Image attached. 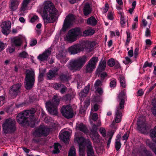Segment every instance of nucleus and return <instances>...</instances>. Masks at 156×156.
<instances>
[{"mask_svg":"<svg viewBox=\"0 0 156 156\" xmlns=\"http://www.w3.org/2000/svg\"><path fill=\"white\" fill-rule=\"evenodd\" d=\"M146 144L147 145L156 155V145L151 142L149 140H147L146 141Z\"/></svg>","mask_w":156,"mask_h":156,"instance_id":"30","label":"nucleus"},{"mask_svg":"<svg viewBox=\"0 0 156 156\" xmlns=\"http://www.w3.org/2000/svg\"><path fill=\"white\" fill-rule=\"evenodd\" d=\"M150 135L153 140L156 143V126L151 130Z\"/></svg>","mask_w":156,"mask_h":156,"instance_id":"34","label":"nucleus"},{"mask_svg":"<svg viewBox=\"0 0 156 156\" xmlns=\"http://www.w3.org/2000/svg\"><path fill=\"white\" fill-rule=\"evenodd\" d=\"M95 32L94 30L93 29H88L85 30L83 32V35L84 36H87L93 35Z\"/></svg>","mask_w":156,"mask_h":156,"instance_id":"33","label":"nucleus"},{"mask_svg":"<svg viewBox=\"0 0 156 156\" xmlns=\"http://www.w3.org/2000/svg\"><path fill=\"white\" fill-rule=\"evenodd\" d=\"M3 130L5 133L14 131L16 129V122L14 119H6L2 124Z\"/></svg>","mask_w":156,"mask_h":156,"instance_id":"7","label":"nucleus"},{"mask_svg":"<svg viewBox=\"0 0 156 156\" xmlns=\"http://www.w3.org/2000/svg\"><path fill=\"white\" fill-rule=\"evenodd\" d=\"M82 35V31L80 28H75L69 30L65 38V40L68 42H72L77 39V37Z\"/></svg>","mask_w":156,"mask_h":156,"instance_id":"6","label":"nucleus"},{"mask_svg":"<svg viewBox=\"0 0 156 156\" xmlns=\"http://www.w3.org/2000/svg\"><path fill=\"white\" fill-rule=\"evenodd\" d=\"M122 109H120V107H118L116 108L114 118L116 123H119L121 121L122 116Z\"/></svg>","mask_w":156,"mask_h":156,"instance_id":"22","label":"nucleus"},{"mask_svg":"<svg viewBox=\"0 0 156 156\" xmlns=\"http://www.w3.org/2000/svg\"><path fill=\"white\" fill-rule=\"evenodd\" d=\"M11 23L9 21H6L3 22L2 25V32L5 35H7L10 31Z\"/></svg>","mask_w":156,"mask_h":156,"instance_id":"16","label":"nucleus"},{"mask_svg":"<svg viewBox=\"0 0 156 156\" xmlns=\"http://www.w3.org/2000/svg\"><path fill=\"white\" fill-rule=\"evenodd\" d=\"M93 127L94 129V132L91 134V137L94 143H98L100 142L101 137L98 132L96 131L97 128L95 124L93 125Z\"/></svg>","mask_w":156,"mask_h":156,"instance_id":"21","label":"nucleus"},{"mask_svg":"<svg viewBox=\"0 0 156 156\" xmlns=\"http://www.w3.org/2000/svg\"><path fill=\"white\" fill-rule=\"evenodd\" d=\"M18 56L21 58H25L28 57V54L26 51H23L19 54Z\"/></svg>","mask_w":156,"mask_h":156,"instance_id":"43","label":"nucleus"},{"mask_svg":"<svg viewBox=\"0 0 156 156\" xmlns=\"http://www.w3.org/2000/svg\"><path fill=\"white\" fill-rule=\"evenodd\" d=\"M97 23V20L94 17L91 16L88 18L87 21V23L89 25L94 26Z\"/></svg>","mask_w":156,"mask_h":156,"instance_id":"31","label":"nucleus"},{"mask_svg":"<svg viewBox=\"0 0 156 156\" xmlns=\"http://www.w3.org/2000/svg\"><path fill=\"white\" fill-rule=\"evenodd\" d=\"M149 154V151L144 148L141 152V155L142 156H147Z\"/></svg>","mask_w":156,"mask_h":156,"instance_id":"49","label":"nucleus"},{"mask_svg":"<svg viewBox=\"0 0 156 156\" xmlns=\"http://www.w3.org/2000/svg\"><path fill=\"white\" fill-rule=\"evenodd\" d=\"M100 131L102 136L105 137L106 136V132L105 129L104 128H101L100 129Z\"/></svg>","mask_w":156,"mask_h":156,"instance_id":"52","label":"nucleus"},{"mask_svg":"<svg viewBox=\"0 0 156 156\" xmlns=\"http://www.w3.org/2000/svg\"><path fill=\"white\" fill-rule=\"evenodd\" d=\"M20 3V1L18 0H12L10 8L12 11L16 10Z\"/></svg>","mask_w":156,"mask_h":156,"instance_id":"28","label":"nucleus"},{"mask_svg":"<svg viewBox=\"0 0 156 156\" xmlns=\"http://www.w3.org/2000/svg\"><path fill=\"white\" fill-rule=\"evenodd\" d=\"M75 20L74 15L72 14L68 15L66 17L64 21L62 30L63 31H65L70 27L73 24Z\"/></svg>","mask_w":156,"mask_h":156,"instance_id":"9","label":"nucleus"},{"mask_svg":"<svg viewBox=\"0 0 156 156\" xmlns=\"http://www.w3.org/2000/svg\"><path fill=\"white\" fill-rule=\"evenodd\" d=\"M91 119L92 120L95 121L98 119V115L96 113H93L91 115Z\"/></svg>","mask_w":156,"mask_h":156,"instance_id":"56","label":"nucleus"},{"mask_svg":"<svg viewBox=\"0 0 156 156\" xmlns=\"http://www.w3.org/2000/svg\"><path fill=\"white\" fill-rule=\"evenodd\" d=\"M120 24L122 27H124L125 24V21L124 20V17L123 16H122L120 19Z\"/></svg>","mask_w":156,"mask_h":156,"instance_id":"58","label":"nucleus"},{"mask_svg":"<svg viewBox=\"0 0 156 156\" xmlns=\"http://www.w3.org/2000/svg\"><path fill=\"white\" fill-rule=\"evenodd\" d=\"M30 0H24L22 4V6L20 9V10L25 11L27 9V7Z\"/></svg>","mask_w":156,"mask_h":156,"instance_id":"32","label":"nucleus"},{"mask_svg":"<svg viewBox=\"0 0 156 156\" xmlns=\"http://www.w3.org/2000/svg\"><path fill=\"white\" fill-rule=\"evenodd\" d=\"M43 6L42 16L44 22L47 23L54 22L55 16L58 13V10L50 1H45Z\"/></svg>","mask_w":156,"mask_h":156,"instance_id":"2","label":"nucleus"},{"mask_svg":"<svg viewBox=\"0 0 156 156\" xmlns=\"http://www.w3.org/2000/svg\"><path fill=\"white\" fill-rule=\"evenodd\" d=\"M130 58L126 56L125 57V60L123 61V62L126 65L128 64L129 63H131L132 61L130 59Z\"/></svg>","mask_w":156,"mask_h":156,"instance_id":"47","label":"nucleus"},{"mask_svg":"<svg viewBox=\"0 0 156 156\" xmlns=\"http://www.w3.org/2000/svg\"><path fill=\"white\" fill-rule=\"evenodd\" d=\"M96 90V91L99 94H101L103 93L102 89L101 87H98L97 88H95Z\"/></svg>","mask_w":156,"mask_h":156,"instance_id":"63","label":"nucleus"},{"mask_svg":"<svg viewBox=\"0 0 156 156\" xmlns=\"http://www.w3.org/2000/svg\"><path fill=\"white\" fill-rule=\"evenodd\" d=\"M90 89V85H88L84 88L83 90L81 91L79 94V96L81 98L86 97Z\"/></svg>","mask_w":156,"mask_h":156,"instance_id":"29","label":"nucleus"},{"mask_svg":"<svg viewBox=\"0 0 156 156\" xmlns=\"http://www.w3.org/2000/svg\"><path fill=\"white\" fill-rule=\"evenodd\" d=\"M51 130L48 127L44 126H41L39 128L36 129L33 133V135L35 137H39L41 136H47L49 132Z\"/></svg>","mask_w":156,"mask_h":156,"instance_id":"8","label":"nucleus"},{"mask_svg":"<svg viewBox=\"0 0 156 156\" xmlns=\"http://www.w3.org/2000/svg\"><path fill=\"white\" fill-rule=\"evenodd\" d=\"M69 133L68 131H65L60 134L59 135V137L66 144L68 143L69 142Z\"/></svg>","mask_w":156,"mask_h":156,"instance_id":"23","label":"nucleus"},{"mask_svg":"<svg viewBox=\"0 0 156 156\" xmlns=\"http://www.w3.org/2000/svg\"><path fill=\"white\" fill-rule=\"evenodd\" d=\"M51 49L48 48L42 54H40L37 58L41 61H43L47 60L48 56L51 55Z\"/></svg>","mask_w":156,"mask_h":156,"instance_id":"18","label":"nucleus"},{"mask_svg":"<svg viewBox=\"0 0 156 156\" xmlns=\"http://www.w3.org/2000/svg\"><path fill=\"white\" fill-rule=\"evenodd\" d=\"M88 145L87 146V156H95L94 151L92 145L91 143L87 140Z\"/></svg>","mask_w":156,"mask_h":156,"instance_id":"24","label":"nucleus"},{"mask_svg":"<svg viewBox=\"0 0 156 156\" xmlns=\"http://www.w3.org/2000/svg\"><path fill=\"white\" fill-rule=\"evenodd\" d=\"M145 36L146 37L151 36V31L149 28H147L145 32Z\"/></svg>","mask_w":156,"mask_h":156,"instance_id":"60","label":"nucleus"},{"mask_svg":"<svg viewBox=\"0 0 156 156\" xmlns=\"http://www.w3.org/2000/svg\"><path fill=\"white\" fill-rule=\"evenodd\" d=\"M153 65V63L152 62H151L150 63H148V62L147 61L146 62L144 66H143V68H146L147 67H151Z\"/></svg>","mask_w":156,"mask_h":156,"instance_id":"54","label":"nucleus"},{"mask_svg":"<svg viewBox=\"0 0 156 156\" xmlns=\"http://www.w3.org/2000/svg\"><path fill=\"white\" fill-rule=\"evenodd\" d=\"M83 50L84 49L89 51H92L95 45V43L94 41H83L82 42Z\"/></svg>","mask_w":156,"mask_h":156,"instance_id":"15","label":"nucleus"},{"mask_svg":"<svg viewBox=\"0 0 156 156\" xmlns=\"http://www.w3.org/2000/svg\"><path fill=\"white\" fill-rule=\"evenodd\" d=\"M87 60V57L83 55L77 58L70 60L67 66L69 69L73 72L79 70Z\"/></svg>","mask_w":156,"mask_h":156,"instance_id":"3","label":"nucleus"},{"mask_svg":"<svg viewBox=\"0 0 156 156\" xmlns=\"http://www.w3.org/2000/svg\"><path fill=\"white\" fill-rule=\"evenodd\" d=\"M38 20V17L36 15L33 16L31 18L30 21L31 23H34L37 21Z\"/></svg>","mask_w":156,"mask_h":156,"instance_id":"51","label":"nucleus"},{"mask_svg":"<svg viewBox=\"0 0 156 156\" xmlns=\"http://www.w3.org/2000/svg\"><path fill=\"white\" fill-rule=\"evenodd\" d=\"M114 60L113 58H111L109 59L108 62V66L111 67L113 66L115 64Z\"/></svg>","mask_w":156,"mask_h":156,"instance_id":"46","label":"nucleus"},{"mask_svg":"<svg viewBox=\"0 0 156 156\" xmlns=\"http://www.w3.org/2000/svg\"><path fill=\"white\" fill-rule=\"evenodd\" d=\"M63 86V85L61 83H54L53 84V87L55 90H58L59 88H61V87Z\"/></svg>","mask_w":156,"mask_h":156,"instance_id":"44","label":"nucleus"},{"mask_svg":"<svg viewBox=\"0 0 156 156\" xmlns=\"http://www.w3.org/2000/svg\"><path fill=\"white\" fill-rule=\"evenodd\" d=\"M121 143L120 141H115V147L117 151H118L120 148Z\"/></svg>","mask_w":156,"mask_h":156,"instance_id":"48","label":"nucleus"},{"mask_svg":"<svg viewBox=\"0 0 156 156\" xmlns=\"http://www.w3.org/2000/svg\"><path fill=\"white\" fill-rule=\"evenodd\" d=\"M119 80L121 85L123 88H125L126 86V83L124 77L123 76H120Z\"/></svg>","mask_w":156,"mask_h":156,"instance_id":"41","label":"nucleus"},{"mask_svg":"<svg viewBox=\"0 0 156 156\" xmlns=\"http://www.w3.org/2000/svg\"><path fill=\"white\" fill-rule=\"evenodd\" d=\"M15 50V48L13 47H9L7 49V51L9 53H11L14 52Z\"/></svg>","mask_w":156,"mask_h":156,"instance_id":"61","label":"nucleus"},{"mask_svg":"<svg viewBox=\"0 0 156 156\" xmlns=\"http://www.w3.org/2000/svg\"><path fill=\"white\" fill-rule=\"evenodd\" d=\"M101 84H102L101 81L99 80H98L95 82L94 86L95 88H97L99 87V86H100Z\"/></svg>","mask_w":156,"mask_h":156,"instance_id":"53","label":"nucleus"},{"mask_svg":"<svg viewBox=\"0 0 156 156\" xmlns=\"http://www.w3.org/2000/svg\"><path fill=\"white\" fill-rule=\"evenodd\" d=\"M77 126L80 131L84 133L87 132V129L86 127L82 123L78 124Z\"/></svg>","mask_w":156,"mask_h":156,"instance_id":"40","label":"nucleus"},{"mask_svg":"<svg viewBox=\"0 0 156 156\" xmlns=\"http://www.w3.org/2000/svg\"><path fill=\"white\" fill-rule=\"evenodd\" d=\"M68 156H76V149L73 147L70 149Z\"/></svg>","mask_w":156,"mask_h":156,"instance_id":"42","label":"nucleus"},{"mask_svg":"<svg viewBox=\"0 0 156 156\" xmlns=\"http://www.w3.org/2000/svg\"><path fill=\"white\" fill-rule=\"evenodd\" d=\"M106 62L105 61H103L101 62L99 65L98 70L99 72H101L104 70L106 67Z\"/></svg>","mask_w":156,"mask_h":156,"instance_id":"35","label":"nucleus"},{"mask_svg":"<svg viewBox=\"0 0 156 156\" xmlns=\"http://www.w3.org/2000/svg\"><path fill=\"white\" fill-rule=\"evenodd\" d=\"M61 113L64 117L67 119L72 118L73 116V113L70 105L63 106L61 109Z\"/></svg>","mask_w":156,"mask_h":156,"instance_id":"11","label":"nucleus"},{"mask_svg":"<svg viewBox=\"0 0 156 156\" xmlns=\"http://www.w3.org/2000/svg\"><path fill=\"white\" fill-rule=\"evenodd\" d=\"M129 132L127 131L123 135V140H126L129 136Z\"/></svg>","mask_w":156,"mask_h":156,"instance_id":"62","label":"nucleus"},{"mask_svg":"<svg viewBox=\"0 0 156 156\" xmlns=\"http://www.w3.org/2000/svg\"><path fill=\"white\" fill-rule=\"evenodd\" d=\"M82 43L75 44L69 47L68 49V51L70 55H75L83 51Z\"/></svg>","mask_w":156,"mask_h":156,"instance_id":"13","label":"nucleus"},{"mask_svg":"<svg viewBox=\"0 0 156 156\" xmlns=\"http://www.w3.org/2000/svg\"><path fill=\"white\" fill-rule=\"evenodd\" d=\"M139 48H136L134 50V57L136 58L139 54Z\"/></svg>","mask_w":156,"mask_h":156,"instance_id":"59","label":"nucleus"},{"mask_svg":"<svg viewBox=\"0 0 156 156\" xmlns=\"http://www.w3.org/2000/svg\"><path fill=\"white\" fill-rule=\"evenodd\" d=\"M126 34L127 39L126 43H125V45L126 46H127L128 45L129 43L131 40V37H130V33L129 32L127 31Z\"/></svg>","mask_w":156,"mask_h":156,"instance_id":"45","label":"nucleus"},{"mask_svg":"<svg viewBox=\"0 0 156 156\" xmlns=\"http://www.w3.org/2000/svg\"><path fill=\"white\" fill-rule=\"evenodd\" d=\"M113 15V12L112 11L109 12L107 16L108 19L111 20H113L114 19Z\"/></svg>","mask_w":156,"mask_h":156,"instance_id":"50","label":"nucleus"},{"mask_svg":"<svg viewBox=\"0 0 156 156\" xmlns=\"http://www.w3.org/2000/svg\"><path fill=\"white\" fill-rule=\"evenodd\" d=\"M35 112V110L32 109L20 113L16 117L17 122L22 126L33 127L35 123V119L33 115Z\"/></svg>","mask_w":156,"mask_h":156,"instance_id":"1","label":"nucleus"},{"mask_svg":"<svg viewBox=\"0 0 156 156\" xmlns=\"http://www.w3.org/2000/svg\"><path fill=\"white\" fill-rule=\"evenodd\" d=\"M23 37L22 36L14 37L11 39V44L12 46L18 47L20 46L23 42Z\"/></svg>","mask_w":156,"mask_h":156,"instance_id":"19","label":"nucleus"},{"mask_svg":"<svg viewBox=\"0 0 156 156\" xmlns=\"http://www.w3.org/2000/svg\"><path fill=\"white\" fill-rule=\"evenodd\" d=\"M151 55L153 56L156 55V45L153 48L151 52Z\"/></svg>","mask_w":156,"mask_h":156,"instance_id":"64","label":"nucleus"},{"mask_svg":"<svg viewBox=\"0 0 156 156\" xmlns=\"http://www.w3.org/2000/svg\"><path fill=\"white\" fill-rule=\"evenodd\" d=\"M21 86L20 83H18L13 85L10 88L9 95L12 98H15L19 94L20 89Z\"/></svg>","mask_w":156,"mask_h":156,"instance_id":"10","label":"nucleus"},{"mask_svg":"<svg viewBox=\"0 0 156 156\" xmlns=\"http://www.w3.org/2000/svg\"><path fill=\"white\" fill-rule=\"evenodd\" d=\"M98 61L97 57H93L89 61L86 66V72L90 73L95 68Z\"/></svg>","mask_w":156,"mask_h":156,"instance_id":"14","label":"nucleus"},{"mask_svg":"<svg viewBox=\"0 0 156 156\" xmlns=\"http://www.w3.org/2000/svg\"><path fill=\"white\" fill-rule=\"evenodd\" d=\"M78 144L79 146V154L82 156H83L84 155V147H81V142L80 141L78 140Z\"/></svg>","mask_w":156,"mask_h":156,"instance_id":"39","label":"nucleus"},{"mask_svg":"<svg viewBox=\"0 0 156 156\" xmlns=\"http://www.w3.org/2000/svg\"><path fill=\"white\" fill-rule=\"evenodd\" d=\"M137 129L140 132L145 133L146 132L147 128V123L143 118H139L137 123Z\"/></svg>","mask_w":156,"mask_h":156,"instance_id":"12","label":"nucleus"},{"mask_svg":"<svg viewBox=\"0 0 156 156\" xmlns=\"http://www.w3.org/2000/svg\"><path fill=\"white\" fill-rule=\"evenodd\" d=\"M92 11V8L89 3H86L83 7V12L85 16H86L91 13Z\"/></svg>","mask_w":156,"mask_h":156,"instance_id":"27","label":"nucleus"},{"mask_svg":"<svg viewBox=\"0 0 156 156\" xmlns=\"http://www.w3.org/2000/svg\"><path fill=\"white\" fill-rule=\"evenodd\" d=\"M126 92L125 90L121 91L118 96V98L120 100L119 102L120 108L122 109L124 107L125 99L126 98Z\"/></svg>","mask_w":156,"mask_h":156,"instance_id":"17","label":"nucleus"},{"mask_svg":"<svg viewBox=\"0 0 156 156\" xmlns=\"http://www.w3.org/2000/svg\"><path fill=\"white\" fill-rule=\"evenodd\" d=\"M37 43V41L35 39L31 40L30 42V45L31 46H33L35 45Z\"/></svg>","mask_w":156,"mask_h":156,"instance_id":"57","label":"nucleus"},{"mask_svg":"<svg viewBox=\"0 0 156 156\" xmlns=\"http://www.w3.org/2000/svg\"><path fill=\"white\" fill-rule=\"evenodd\" d=\"M75 140L76 141L78 144V140H79L81 142V146L83 147H85V144H86L87 146L88 145V143L87 140L90 141L89 139H85L82 136L78 137L76 136L74 138Z\"/></svg>","mask_w":156,"mask_h":156,"instance_id":"26","label":"nucleus"},{"mask_svg":"<svg viewBox=\"0 0 156 156\" xmlns=\"http://www.w3.org/2000/svg\"><path fill=\"white\" fill-rule=\"evenodd\" d=\"M58 69L57 68L50 70L47 74V79L50 80L55 76L58 75Z\"/></svg>","mask_w":156,"mask_h":156,"instance_id":"25","label":"nucleus"},{"mask_svg":"<svg viewBox=\"0 0 156 156\" xmlns=\"http://www.w3.org/2000/svg\"><path fill=\"white\" fill-rule=\"evenodd\" d=\"M25 87L27 90L30 89L33 87L35 80V74L34 70H26L25 78Z\"/></svg>","mask_w":156,"mask_h":156,"instance_id":"5","label":"nucleus"},{"mask_svg":"<svg viewBox=\"0 0 156 156\" xmlns=\"http://www.w3.org/2000/svg\"><path fill=\"white\" fill-rule=\"evenodd\" d=\"M152 103L153 107L151 108V110L154 115L156 116V99L153 100Z\"/></svg>","mask_w":156,"mask_h":156,"instance_id":"36","label":"nucleus"},{"mask_svg":"<svg viewBox=\"0 0 156 156\" xmlns=\"http://www.w3.org/2000/svg\"><path fill=\"white\" fill-rule=\"evenodd\" d=\"M57 57L62 63H66L68 60L66 57V51H65L63 50L59 52L57 55Z\"/></svg>","mask_w":156,"mask_h":156,"instance_id":"20","label":"nucleus"},{"mask_svg":"<svg viewBox=\"0 0 156 156\" xmlns=\"http://www.w3.org/2000/svg\"><path fill=\"white\" fill-rule=\"evenodd\" d=\"M116 84V81L115 80H111L110 83V87H111L114 88Z\"/></svg>","mask_w":156,"mask_h":156,"instance_id":"55","label":"nucleus"},{"mask_svg":"<svg viewBox=\"0 0 156 156\" xmlns=\"http://www.w3.org/2000/svg\"><path fill=\"white\" fill-rule=\"evenodd\" d=\"M59 78L63 82H66L70 79V76L69 75H66L64 74H62L59 76Z\"/></svg>","mask_w":156,"mask_h":156,"instance_id":"38","label":"nucleus"},{"mask_svg":"<svg viewBox=\"0 0 156 156\" xmlns=\"http://www.w3.org/2000/svg\"><path fill=\"white\" fill-rule=\"evenodd\" d=\"M60 98L57 95L53 96L52 100L46 103L47 109L49 113L53 115H57L58 114V106L59 104Z\"/></svg>","mask_w":156,"mask_h":156,"instance_id":"4","label":"nucleus"},{"mask_svg":"<svg viewBox=\"0 0 156 156\" xmlns=\"http://www.w3.org/2000/svg\"><path fill=\"white\" fill-rule=\"evenodd\" d=\"M61 147L60 145L58 143H55L54 145V149L52 152L54 154H57L59 152V148Z\"/></svg>","mask_w":156,"mask_h":156,"instance_id":"37","label":"nucleus"}]
</instances>
